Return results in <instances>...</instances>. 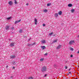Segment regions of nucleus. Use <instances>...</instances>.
I'll return each instance as SVG.
<instances>
[{"mask_svg": "<svg viewBox=\"0 0 79 79\" xmlns=\"http://www.w3.org/2000/svg\"><path fill=\"white\" fill-rule=\"evenodd\" d=\"M77 37L79 38V35H78V36H77Z\"/></svg>", "mask_w": 79, "mask_h": 79, "instance_id": "nucleus-37", "label": "nucleus"}, {"mask_svg": "<svg viewBox=\"0 0 79 79\" xmlns=\"http://www.w3.org/2000/svg\"><path fill=\"white\" fill-rule=\"evenodd\" d=\"M47 55H48V53H45L44 54V55L45 56H47Z\"/></svg>", "mask_w": 79, "mask_h": 79, "instance_id": "nucleus-24", "label": "nucleus"}, {"mask_svg": "<svg viewBox=\"0 0 79 79\" xmlns=\"http://www.w3.org/2000/svg\"><path fill=\"white\" fill-rule=\"evenodd\" d=\"M52 34H53V32H52L51 33H50L49 34V35H52Z\"/></svg>", "mask_w": 79, "mask_h": 79, "instance_id": "nucleus-23", "label": "nucleus"}, {"mask_svg": "<svg viewBox=\"0 0 79 79\" xmlns=\"http://www.w3.org/2000/svg\"><path fill=\"white\" fill-rule=\"evenodd\" d=\"M31 38H30V39H29V40H31Z\"/></svg>", "mask_w": 79, "mask_h": 79, "instance_id": "nucleus-45", "label": "nucleus"}, {"mask_svg": "<svg viewBox=\"0 0 79 79\" xmlns=\"http://www.w3.org/2000/svg\"><path fill=\"white\" fill-rule=\"evenodd\" d=\"M20 22H21V20H19L15 21V22L14 23L15 24H17V23H19Z\"/></svg>", "mask_w": 79, "mask_h": 79, "instance_id": "nucleus-4", "label": "nucleus"}, {"mask_svg": "<svg viewBox=\"0 0 79 79\" xmlns=\"http://www.w3.org/2000/svg\"><path fill=\"white\" fill-rule=\"evenodd\" d=\"M74 9H72L71 10V13H74Z\"/></svg>", "mask_w": 79, "mask_h": 79, "instance_id": "nucleus-15", "label": "nucleus"}, {"mask_svg": "<svg viewBox=\"0 0 79 79\" xmlns=\"http://www.w3.org/2000/svg\"><path fill=\"white\" fill-rule=\"evenodd\" d=\"M30 45H31V44H29L28 45V46L29 47V46H30Z\"/></svg>", "mask_w": 79, "mask_h": 79, "instance_id": "nucleus-42", "label": "nucleus"}, {"mask_svg": "<svg viewBox=\"0 0 79 79\" xmlns=\"http://www.w3.org/2000/svg\"><path fill=\"white\" fill-rule=\"evenodd\" d=\"M68 6L69 7H71V6H72L73 5H72V4H69L68 5Z\"/></svg>", "mask_w": 79, "mask_h": 79, "instance_id": "nucleus-12", "label": "nucleus"}, {"mask_svg": "<svg viewBox=\"0 0 79 79\" xmlns=\"http://www.w3.org/2000/svg\"><path fill=\"white\" fill-rule=\"evenodd\" d=\"M14 3H15V4H18V2H16V0H15Z\"/></svg>", "mask_w": 79, "mask_h": 79, "instance_id": "nucleus-14", "label": "nucleus"}, {"mask_svg": "<svg viewBox=\"0 0 79 79\" xmlns=\"http://www.w3.org/2000/svg\"><path fill=\"white\" fill-rule=\"evenodd\" d=\"M11 19V17L7 18V19H8V20H9V19Z\"/></svg>", "mask_w": 79, "mask_h": 79, "instance_id": "nucleus-21", "label": "nucleus"}, {"mask_svg": "<svg viewBox=\"0 0 79 79\" xmlns=\"http://www.w3.org/2000/svg\"><path fill=\"white\" fill-rule=\"evenodd\" d=\"M14 43H11L10 44V47H14Z\"/></svg>", "mask_w": 79, "mask_h": 79, "instance_id": "nucleus-7", "label": "nucleus"}, {"mask_svg": "<svg viewBox=\"0 0 79 79\" xmlns=\"http://www.w3.org/2000/svg\"><path fill=\"white\" fill-rule=\"evenodd\" d=\"M65 69H67L68 68V67H67V66H65Z\"/></svg>", "mask_w": 79, "mask_h": 79, "instance_id": "nucleus-26", "label": "nucleus"}, {"mask_svg": "<svg viewBox=\"0 0 79 79\" xmlns=\"http://www.w3.org/2000/svg\"><path fill=\"white\" fill-rule=\"evenodd\" d=\"M37 22H35V25L37 24Z\"/></svg>", "mask_w": 79, "mask_h": 79, "instance_id": "nucleus-35", "label": "nucleus"}, {"mask_svg": "<svg viewBox=\"0 0 79 79\" xmlns=\"http://www.w3.org/2000/svg\"><path fill=\"white\" fill-rule=\"evenodd\" d=\"M57 40H55L54 41V42H56Z\"/></svg>", "mask_w": 79, "mask_h": 79, "instance_id": "nucleus-29", "label": "nucleus"}, {"mask_svg": "<svg viewBox=\"0 0 79 79\" xmlns=\"http://www.w3.org/2000/svg\"><path fill=\"white\" fill-rule=\"evenodd\" d=\"M8 4L10 5H13V2H12V1H10L8 2Z\"/></svg>", "mask_w": 79, "mask_h": 79, "instance_id": "nucleus-6", "label": "nucleus"}, {"mask_svg": "<svg viewBox=\"0 0 79 79\" xmlns=\"http://www.w3.org/2000/svg\"><path fill=\"white\" fill-rule=\"evenodd\" d=\"M47 76V74H46L45 75V76H44V77H46Z\"/></svg>", "mask_w": 79, "mask_h": 79, "instance_id": "nucleus-30", "label": "nucleus"}, {"mask_svg": "<svg viewBox=\"0 0 79 79\" xmlns=\"http://www.w3.org/2000/svg\"><path fill=\"white\" fill-rule=\"evenodd\" d=\"M44 60V58H41V59H40V61L41 62H42V61H43V60Z\"/></svg>", "mask_w": 79, "mask_h": 79, "instance_id": "nucleus-13", "label": "nucleus"}, {"mask_svg": "<svg viewBox=\"0 0 79 79\" xmlns=\"http://www.w3.org/2000/svg\"><path fill=\"white\" fill-rule=\"evenodd\" d=\"M6 68H8V66H6Z\"/></svg>", "mask_w": 79, "mask_h": 79, "instance_id": "nucleus-44", "label": "nucleus"}, {"mask_svg": "<svg viewBox=\"0 0 79 79\" xmlns=\"http://www.w3.org/2000/svg\"><path fill=\"white\" fill-rule=\"evenodd\" d=\"M34 44H35V43H34V44H31V45H34Z\"/></svg>", "mask_w": 79, "mask_h": 79, "instance_id": "nucleus-38", "label": "nucleus"}, {"mask_svg": "<svg viewBox=\"0 0 79 79\" xmlns=\"http://www.w3.org/2000/svg\"><path fill=\"white\" fill-rule=\"evenodd\" d=\"M61 45H59L57 47L56 49H59V48H61Z\"/></svg>", "mask_w": 79, "mask_h": 79, "instance_id": "nucleus-8", "label": "nucleus"}, {"mask_svg": "<svg viewBox=\"0 0 79 79\" xmlns=\"http://www.w3.org/2000/svg\"><path fill=\"white\" fill-rule=\"evenodd\" d=\"M77 53H79V51L77 52Z\"/></svg>", "mask_w": 79, "mask_h": 79, "instance_id": "nucleus-39", "label": "nucleus"}, {"mask_svg": "<svg viewBox=\"0 0 79 79\" xmlns=\"http://www.w3.org/2000/svg\"><path fill=\"white\" fill-rule=\"evenodd\" d=\"M16 58V56H15L12 55L10 56V58L12 59H13V58Z\"/></svg>", "mask_w": 79, "mask_h": 79, "instance_id": "nucleus-3", "label": "nucleus"}, {"mask_svg": "<svg viewBox=\"0 0 79 79\" xmlns=\"http://www.w3.org/2000/svg\"><path fill=\"white\" fill-rule=\"evenodd\" d=\"M41 48H42V50H44V49H45L46 47L45 46H42L41 47Z\"/></svg>", "mask_w": 79, "mask_h": 79, "instance_id": "nucleus-9", "label": "nucleus"}, {"mask_svg": "<svg viewBox=\"0 0 79 79\" xmlns=\"http://www.w3.org/2000/svg\"><path fill=\"white\" fill-rule=\"evenodd\" d=\"M73 55L72 54L70 55V57H73Z\"/></svg>", "mask_w": 79, "mask_h": 79, "instance_id": "nucleus-31", "label": "nucleus"}, {"mask_svg": "<svg viewBox=\"0 0 79 79\" xmlns=\"http://www.w3.org/2000/svg\"><path fill=\"white\" fill-rule=\"evenodd\" d=\"M11 29H13V30L15 29V28H14V27H12Z\"/></svg>", "mask_w": 79, "mask_h": 79, "instance_id": "nucleus-32", "label": "nucleus"}, {"mask_svg": "<svg viewBox=\"0 0 79 79\" xmlns=\"http://www.w3.org/2000/svg\"><path fill=\"white\" fill-rule=\"evenodd\" d=\"M35 21L36 22H37V19H35Z\"/></svg>", "mask_w": 79, "mask_h": 79, "instance_id": "nucleus-25", "label": "nucleus"}, {"mask_svg": "<svg viewBox=\"0 0 79 79\" xmlns=\"http://www.w3.org/2000/svg\"><path fill=\"white\" fill-rule=\"evenodd\" d=\"M11 78H12V77H13V76H11Z\"/></svg>", "mask_w": 79, "mask_h": 79, "instance_id": "nucleus-43", "label": "nucleus"}, {"mask_svg": "<svg viewBox=\"0 0 79 79\" xmlns=\"http://www.w3.org/2000/svg\"><path fill=\"white\" fill-rule=\"evenodd\" d=\"M69 74H71V72H69Z\"/></svg>", "mask_w": 79, "mask_h": 79, "instance_id": "nucleus-34", "label": "nucleus"}, {"mask_svg": "<svg viewBox=\"0 0 79 79\" xmlns=\"http://www.w3.org/2000/svg\"><path fill=\"white\" fill-rule=\"evenodd\" d=\"M43 11L46 13V12H47V9H45L44 10H43Z\"/></svg>", "mask_w": 79, "mask_h": 79, "instance_id": "nucleus-17", "label": "nucleus"}, {"mask_svg": "<svg viewBox=\"0 0 79 79\" xmlns=\"http://www.w3.org/2000/svg\"><path fill=\"white\" fill-rule=\"evenodd\" d=\"M10 27L8 26H6L5 27V29H6V30H8V29H9V28Z\"/></svg>", "mask_w": 79, "mask_h": 79, "instance_id": "nucleus-5", "label": "nucleus"}, {"mask_svg": "<svg viewBox=\"0 0 79 79\" xmlns=\"http://www.w3.org/2000/svg\"><path fill=\"white\" fill-rule=\"evenodd\" d=\"M73 43H74V40H71L69 42L70 45H72Z\"/></svg>", "mask_w": 79, "mask_h": 79, "instance_id": "nucleus-2", "label": "nucleus"}, {"mask_svg": "<svg viewBox=\"0 0 79 79\" xmlns=\"http://www.w3.org/2000/svg\"><path fill=\"white\" fill-rule=\"evenodd\" d=\"M74 79H77V78H75Z\"/></svg>", "mask_w": 79, "mask_h": 79, "instance_id": "nucleus-41", "label": "nucleus"}, {"mask_svg": "<svg viewBox=\"0 0 79 79\" xmlns=\"http://www.w3.org/2000/svg\"><path fill=\"white\" fill-rule=\"evenodd\" d=\"M17 63V62L15 61V62H14V64H16V63Z\"/></svg>", "mask_w": 79, "mask_h": 79, "instance_id": "nucleus-27", "label": "nucleus"}, {"mask_svg": "<svg viewBox=\"0 0 79 79\" xmlns=\"http://www.w3.org/2000/svg\"><path fill=\"white\" fill-rule=\"evenodd\" d=\"M22 30H19V33H21V32H22Z\"/></svg>", "mask_w": 79, "mask_h": 79, "instance_id": "nucleus-19", "label": "nucleus"}, {"mask_svg": "<svg viewBox=\"0 0 79 79\" xmlns=\"http://www.w3.org/2000/svg\"><path fill=\"white\" fill-rule=\"evenodd\" d=\"M58 14L59 15H62V12L61 11H60L58 12Z\"/></svg>", "mask_w": 79, "mask_h": 79, "instance_id": "nucleus-10", "label": "nucleus"}, {"mask_svg": "<svg viewBox=\"0 0 79 79\" xmlns=\"http://www.w3.org/2000/svg\"><path fill=\"white\" fill-rule=\"evenodd\" d=\"M42 72H44L47 70V68H46V67L44 66L42 68Z\"/></svg>", "mask_w": 79, "mask_h": 79, "instance_id": "nucleus-1", "label": "nucleus"}, {"mask_svg": "<svg viewBox=\"0 0 79 79\" xmlns=\"http://www.w3.org/2000/svg\"><path fill=\"white\" fill-rule=\"evenodd\" d=\"M29 5V4H28V3H27L26 4V5Z\"/></svg>", "mask_w": 79, "mask_h": 79, "instance_id": "nucleus-36", "label": "nucleus"}, {"mask_svg": "<svg viewBox=\"0 0 79 79\" xmlns=\"http://www.w3.org/2000/svg\"><path fill=\"white\" fill-rule=\"evenodd\" d=\"M28 79H34V78L32 77H30L28 78Z\"/></svg>", "mask_w": 79, "mask_h": 79, "instance_id": "nucleus-16", "label": "nucleus"}, {"mask_svg": "<svg viewBox=\"0 0 79 79\" xmlns=\"http://www.w3.org/2000/svg\"><path fill=\"white\" fill-rule=\"evenodd\" d=\"M50 5H51V4H50V3H48V4H47V6H50Z\"/></svg>", "mask_w": 79, "mask_h": 79, "instance_id": "nucleus-20", "label": "nucleus"}, {"mask_svg": "<svg viewBox=\"0 0 79 79\" xmlns=\"http://www.w3.org/2000/svg\"><path fill=\"white\" fill-rule=\"evenodd\" d=\"M43 26H45V24L44 23L43 24Z\"/></svg>", "mask_w": 79, "mask_h": 79, "instance_id": "nucleus-33", "label": "nucleus"}, {"mask_svg": "<svg viewBox=\"0 0 79 79\" xmlns=\"http://www.w3.org/2000/svg\"><path fill=\"white\" fill-rule=\"evenodd\" d=\"M12 68H13V69H15V67L14 66H12Z\"/></svg>", "mask_w": 79, "mask_h": 79, "instance_id": "nucleus-28", "label": "nucleus"}, {"mask_svg": "<svg viewBox=\"0 0 79 79\" xmlns=\"http://www.w3.org/2000/svg\"><path fill=\"white\" fill-rule=\"evenodd\" d=\"M42 43H43V44H44V43H45V40L42 41Z\"/></svg>", "mask_w": 79, "mask_h": 79, "instance_id": "nucleus-18", "label": "nucleus"}, {"mask_svg": "<svg viewBox=\"0 0 79 79\" xmlns=\"http://www.w3.org/2000/svg\"><path fill=\"white\" fill-rule=\"evenodd\" d=\"M55 16L56 18H57V17H58V14H56L55 15Z\"/></svg>", "mask_w": 79, "mask_h": 79, "instance_id": "nucleus-11", "label": "nucleus"}, {"mask_svg": "<svg viewBox=\"0 0 79 79\" xmlns=\"http://www.w3.org/2000/svg\"><path fill=\"white\" fill-rule=\"evenodd\" d=\"M70 70H71V69H69V71H70Z\"/></svg>", "mask_w": 79, "mask_h": 79, "instance_id": "nucleus-40", "label": "nucleus"}, {"mask_svg": "<svg viewBox=\"0 0 79 79\" xmlns=\"http://www.w3.org/2000/svg\"><path fill=\"white\" fill-rule=\"evenodd\" d=\"M70 50H71L72 51H73L74 50V49L72 48H70Z\"/></svg>", "mask_w": 79, "mask_h": 79, "instance_id": "nucleus-22", "label": "nucleus"}]
</instances>
